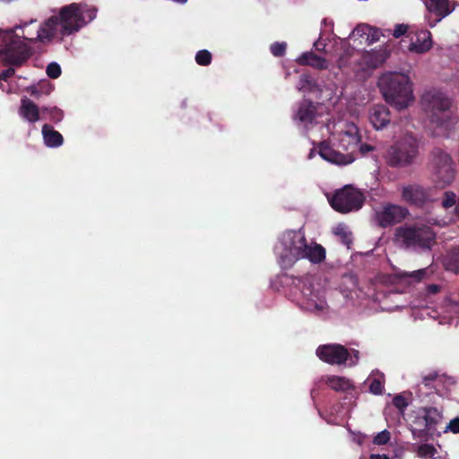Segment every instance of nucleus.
I'll return each instance as SVG.
<instances>
[{"mask_svg":"<svg viewBox=\"0 0 459 459\" xmlns=\"http://www.w3.org/2000/svg\"><path fill=\"white\" fill-rule=\"evenodd\" d=\"M87 25L83 21L82 7L77 3H71L59 8L56 14H54L41 22L35 36L22 34V39L28 42L50 43L57 39L63 40L64 38L74 34Z\"/></svg>","mask_w":459,"mask_h":459,"instance_id":"nucleus-1","label":"nucleus"},{"mask_svg":"<svg viewBox=\"0 0 459 459\" xmlns=\"http://www.w3.org/2000/svg\"><path fill=\"white\" fill-rule=\"evenodd\" d=\"M378 87L386 103L406 108L413 100L410 77L404 74L387 73L380 76Z\"/></svg>","mask_w":459,"mask_h":459,"instance_id":"nucleus-2","label":"nucleus"},{"mask_svg":"<svg viewBox=\"0 0 459 459\" xmlns=\"http://www.w3.org/2000/svg\"><path fill=\"white\" fill-rule=\"evenodd\" d=\"M419 140L412 134H406L386 148L384 159L393 169H403L416 162L419 156Z\"/></svg>","mask_w":459,"mask_h":459,"instance_id":"nucleus-3","label":"nucleus"},{"mask_svg":"<svg viewBox=\"0 0 459 459\" xmlns=\"http://www.w3.org/2000/svg\"><path fill=\"white\" fill-rule=\"evenodd\" d=\"M394 240L413 250H430L435 244L436 234L425 224H403L394 230Z\"/></svg>","mask_w":459,"mask_h":459,"instance_id":"nucleus-4","label":"nucleus"},{"mask_svg":"<svg viewBox=\"0 0 459 459\" xmlns=\"http://www.w3.org/2000/svg\"><path fill=\"white\" fill-rule=\"evenodd\" d=\"M421 105L428 114L432 125L437 128L447 129L450 125L451 106L450 99L437 90H430L423 93L421 97Z\"/></svg>","mask_w":459,"mask_h":459,"instance_id":"nucleus-5","label":"nucleus"},{"mask_svg":"<svg viewBox=\"0 0 459 459\" xmlns=\"http://www.w3.org/2000/svg\"><path fill=\"white\" fill-rule=\"evenodd\" d=\"M33 55V48L21 40L18 35H10L0 44V62L5 66H22Z\"/></svg>","mask_w":459,"mask_h":459,"instance_id":"nucleus-6","label":"nucleus"},{"mask_svg":"<svg viewBox=\"0 0 459 459\" xmlns=\"http://www.w3.org/2000/svg\"><path fill=\"white\" fill-rule=\"evenodd\" d=\"M428 166L432 178L442 186H446L454 181L455 170L453 159L441 148L431 150Z\"/></svg>","mask_w":459,"mask_h":459,"instance_id":"nucleus-7","label":"nucleus"},{"mask_svg":"<svg viewBox=\"0 0 459 459\" xmlns=\"http://www.w3.org/2000/svg\"><path fill=\"white\" fill-rule=\"evenodd\" d=\"M364 199L362 192L354 186H345L333 195L330 204L335 212L345 214L361 209Z\"/></svg>","mask_w":459,"mask_h":459,"instance_id":"nucleus-8","label":"nucleus"},{"mask_svg":"<svg viewBox=\"0 0 459 459\" xmlns=\"http://www.w3.org/2000/svg\"><path fill=\"white\" fill-rule=\"evenodd\" d=\"M307 239L300 231L290 230L282 235L281 245L283 251L280 255V265L288 269L294 265L296 257L300 253L301 247H306Z\"/></svg>","mask_w":459,"mask_h":459,"instance_id":"nucleus-9","label":"nucleus"},{"mask_svg":"<svg viewBox=\"0 0 459 459\" xmlns=\"http://www.w3.org/2000/svg\"><path fill=\"white\" fill-rule=\"evenodd\" d=\"M401 201L404 204L422 209L431 201L430 189L418 183L402 186L400 188Z\"/></svg>","mask_w":459,"mask_h":459,"instance_id":"nucleus-10","label":"nucleus"},{"mask_svg":"<svg viewBox=\"0 0 459 459\" xmlns=\"http://www.w3.org/2000/svg\"><path fill=\"white\" fill-rule=\"evenodd\" d=\"M410 215V211L407 207L387 204L380 211L376 212L377 224L382 229H385L396 225L403 221Z\"/></svg>","mask_w":459,"mask_h":459,"instance_id":"nucleus-11","label":"nucleus"},{"mask_svg":"<svg viewBox=\"0 0 459 459\" xmlns=\"http://www.w3.org/2000/svg\"><path fill=\"white\" fill-rule=\"evenodd\" d=\"M423 415L418 416L416 424L419 429H412V435L419 437H424L430 431L436 429L437 425L442 420V414L439 409L436 407L422 408Z\"/></svg>","mask_w":459,"mask_h":459,"instance_id":"nucleus-12","label":"nucleus"},{"mask_svg":"<svg viewBox=\"0 0 459 459\" xmlns=\"http://www.w3.org/2000/svg\"><path fill=\"white\" fill-rule=\"evenodd\" d=\"M316 355L321 361L331 365L345 364L350 353L348 349L341 344H325L318 346Z\"/></svg>","mask_w":459,"mask_h":459,"instance_id":"nucleus-13","label":"nucleus"},{"mask_svg":"<svg viewBox=\"0 0 459 459\" xmlns=\"http://www.w3.org/2000/svg\"><path fill=\"white\" fill-rule=\"evenodd\" d=\"M318 153L325 160L337 165H348L352 161L351 152L348 154H342L330 146L326 142L320 143L318 146Z\"/></svg>","mask_w":459,"mask_h":459,"instance_id":"nucleus-14","label":"nucleus"},{"mask_svg":"<svg viewBox=\"0 0 459 459\" xmlns=\"http://www.w3.org/2000/svg\"><path fill=\"white\" fill-rule=\"evenodd\" d=\"M301 259H307L312 264H319L325 259V249L316 242L308 244L306 242V247H301L300 253L296 256V262Z\"/></svg>","mask_w":459,"mask_h":459,"instance_id":"nucleus-15","label":"nucleus"},{"mask_svg":"<svg viewBox=\"0 0 459 459\" xmlns=\"http://www.w3.org/2000/svg\"><path fill=\"white\" fill-rule=\"evenodd\" d=\"M380 36H387V33L381 32L380 29L373 28L367 24L358 25L353 32H351V38H358L364 40L368 45H371L379 40Z\"/></svg>","mask_w":459,"mask_h":459,"instance_id":"nucleus-16","label":"nucleus"},{"mask_svg":"<svg viewBox=\"0 0 459 459\" xmlns=\"http://www.w3.org/2000/svg\"><path fill=\"white\" fill-rule=\"evenodd\" d=\"M431 33L427 30L415 32V36L411 38L409 46L410 51L417 54H424L431 48Z\"/></svg>","mask_w":459,"mask_h":459,"instance_id":"nucleus-17","label":"nucleus"},{"mask_svg":"<svg viewBox=\"0 0 459 459\" xmlns=\"http://www.w3.org/2000/svg\"><path fill=\"white\" fill-rule=\"evenodd\" d=\"M390 121V114L388 108L385 105H375L369 110V122L376 130H381L385 127Z\"/></svg>","mask_w":459,"mask_h":459,"instance_id":"nucleus-18","label":"nucleus"},{"mask_svg":"<svg viewBox=\"0 0 459 459\" xmlns=\"http://www.w3.org/2000/svg\"><path fill=\"white\" fill-rule=\"evenodd\" d=\"M317 106L310 100H303L299 104L298 113L295 115V119H299L300 123L305 125H312L314 120L316 119Z\"/></svg>","mask_w":459,"mask_h":459,"instance_id":"nucleus-19","label":"nucleus"},{"mask_svg":"<svg viewBox=\"0 0 459 459\" xmlns=\"http://www.w3.org/2000/svg\"><path fill=\"white\" fill-rule=\"evenodd\" d=\"M19 114L30 124H34L40 119L41 111L37 104L25 97L21 100Z\"/></svg>","mask_w":459,"mask_h":459,"instance_id":"nucleus-20","label":"nucleus"},{"mask_svg":"<svg viewBox=\"0 0 459 459\" xmlns=\"http://www.w3.org/2000/svg\"><path fill=\"white\" fill-rule=\"evenodd\" d=\"M358 133V128L354 125H351L349 129L341 134V139H339V141H341V145L343 149L351 151V152L355 150L361 141L360 135Z\"/></svg>","mask_w":459,"mask_h":459,"instance_id":"nucleus-21","label":"nucleus"},{"mask_svg":"<svg viewBox=\"0 0 459 459\" xmlns=\"http://www.w3.org/2000/svg\"><path fill=\"white\" fill-rule=\"evenodd\" d=\"M41 135H43L45 145L50 148H57L63 145L64 137L58 131L53 129L49 124H44L41 127Z\"/></svg>","mask_w":459,"mask_h":459,"instance_id":"nucleus-22","label":"nucleus"},{"mask_svg":"<svg viewBox=\"0 0 459 459\" xmlns=\"http://www.w3.org/2000/svg\"><path fill=\"white\" fill-rule=\"evenodd\" d=\"M298 63L300 65H310L318 70H325L327 68V61L325 58L314 54L312 51L305 52L298 58Z\"/></svg>","mask_w":459,"mask_h":459,"instance_id":"nucleus-23","label":"nucleus"},{"mask_svg":"<svg viewBox=\"0 0 459 459\" xmlns=\"http://www.w3.org/2000/svg\"><path fill=\"white\" fill-rule=\"evenodd\" d=\"M326 385L336 392L350 393L354 391V385L349 378L338 376H330L325 380Z\"/></svg>","mask_w":459,"mask_h":459,"instance_id":"nucleus-24","label":"nucleus"},{"mask_svg":"<svg viewBox=\"0 0 459 459\" xmlns=\"http://www.w3.org/2000/svg\"><path fill=\"white\" fill-rule=\"evenodd\" d=\"M425 6L429 13L439 18H444L451 13L448 0H425Z\"/></svg>","mask_w":459,"mask_h":459,"instance_id":"nucleus-25","label":"nucleus"},{"mask_svg":"<svg viewBox=\"0 0 459 459\" xmlns=\"http://www.w3.org/2000/svg\"><path fill=\"white\" fill-rule=\"evenodd\" d=\"M438 379V373L436 371H431L429 374H426L422 377L421 385H418L419 391H420V386L423 385L426 387L429 393H436L440 396H444L443 389L440 388L438 384L437 383Z\"/></svg>","mask_w":459,"mask_h":459,"instance_id":"nucleus-26","label":"nucleus"},{"mask_svg":"<svg viewBox=\"0 0 459 459\" xmlns=\"http://www.w3.org/2000/svg\"><path fill=\"white\" fill-rule=\"evenodd\" d=\"M443 265L445 270L459 273V246L450 249L444 257Z\"/></svg>","mask_w":459,"mask_h":459,"instance_id":"nucleus-27","label":"nucleus"},{"mask_svg":"<svg viewBox=\"0 0 459 459\" xmlns=\"http://www.w3.org/2000/svg\"><path fill=\"white\" fill-rule=\"evenodd\" d=\"M327 308V304L325 300L320 299L318 301L313 300L312 299H307L306 303L304 304V309L307 311H310L314 314L319 315L323 311Z\"/></svg>","mask_w":459,"mask_h":459,"instance_id":"nucleus-28","label":"nucleus"},{"mask_svg":"<svg viewBox=\"0 0 459 459\" xmlns=\"http://www.w3.org/2000/svg\"><path fill=\"white\" fill-rule=\"evenodd\" d=\"M41 114H48V119L54 124H58L64 119V111L56 107L40 108Z\"/></svg>","mask_w":459,"mask_h":459,"instance_id":"nucleus-29","label":"nucleus"},{"mask_svg":"<svg viewBox=\"0 0 459 459\" xmlns=\"http://www.w3.org/2000/svg\"><path fill=\"white\" fill-rule=\"evenodd\" d=\"M437 449L430 444H422L418 446L417 455L420 458H433Z\"/></svg>","mask_w":459,"mask_h":459,"instance_id":"nucleus-30","label":"nucleus"},{"mask_svg":"<svg viewBox=\"0 0 459 459\" xmlns=\"http://www.w3.org/2000/svg\"><path fill=\"white\" fill-rule=\"evenodd\" d=\"M437 384L439 385L440 388L443 389V393L446 395L450 388L455 385V380L452 377L439 374V379H437Z\"/></svg>","mask_w":459,"mask_h":459,"instance_id":"nucleus-31","label":"nucleus"},{"mask_svg":"<svg viewBox=\"0 0 459 459\" xmlns=\"http://www.w3.org/2000/svg\"><path fill=\"white\" fill-rule=\"evenodd\" d=\"M195 60L200 65H209L212 63V56L207 49H201L196 52Z\"/></svg>","mask_w":459,"mask_h":459,"instance_id":"nucleus-32","label":"nucleus"},{"mask_svg":"<svg viewBox=\"0 0 459 459\" xmlns=\"http://www.w3.org/2000/svg\"><path fill=\"white\" fill-rule=\"evenodd\" d=\"M409 29L410 28L408 27L407 24L398 23L394 25L393 31H391L390 30H385V32L387 33V35L392 33L394 39H399L402 36H411V32L408 31Z\"/></svg>","mask_w":459,"mask_h":459,"instance_id":"nucleus-33","label":"nucleus"},{"mask_svg":"<svg viewBox=\"0 0 459 459\" xmlns=\"http://www.w3.org/2000/svg\"><path fill=\"white\" fill-rule=\"evenodd\" d=\"M334 233L341 238L343 245L350 247L351 244V233L343 225H338Z\"/></svg>","mask_w":459,"mask_h":459,"instance_id":"nucleus-34","label":"nucleus"},{"mask_svg":"<svg viewBox=\"0 0 459 459\" xmlns=\"http://www.w3.org/2000/svg\"><path fill=\"white\" fill-rule=\"evenodd\" d=\"M82 7V14L83 17V21L87 22V23L91 22L96 18L97 9L96 7H89L85 4L78 3Z\"/></svg>","mask_w":459,"mask_h":459,"instance_id":"nucleus-35","label":"nucleus"},{"mask_svg":"<svg viewBox=\"0 0 459 459\" xmlns=\"http://www.w3.org/2000/svg\"><path fill=\"white\" fill-rule=\"evenodd\" d=\"M46 74L51 79H57L62 74V68L57 63L52 62L47 65Z\"/></svg>","mask_w":459,"mask_h":459,"instance_id":"nucleus-36","label":"nucleus"},{"mask_svg":"<svg viewBox=\"0 0 459 459\" xmlns=\"http://www.w3.org/2000/svg\"><path fill=\"white\" fill-rule=\"evenodd\" d=\"M287 43L275 42L271 44L270 51L276 57H281L286 54Z\"/></svg>","mask_w":459,"mask_h":459,"instance_id":"nucleus-37","label":"nucleus"},{"mask_svg":"<svg viewBox=\"0 0 459 459\" xmlns=\"http://www.w3.org/2000/svg\"><path fill=\"white\" fill-rule=\"evenodd\" d=\"M368 389L374 395H380L382 394L383 390H385V385L379 378H373L371 384H369Z\"/></svg>","mask_w":459,"mask_h":459,"instance_id":"nucleus-38","label":"nucleus"},{"mask_svg":"<svg viewBox=\"0 0 459 459\" xmlns=\"http://www.w3.org/2000/svg\"><path fill=\"white\" fill-rule=\"evenodd\" d=\"M455 194L453 192H446L444 193V197L442 200V206L445 209H449L455 204Z\"/></svg>","mask_w":459,"mask_h":459,"instance_id":"nucleus-39","label":"nucleus"},{"mask_svg":"<svg viewBox=\"0 0 459 459\" xmlns=\"http://www.w3.org/2000/svg\"><path fill=\"white\" fill-rule=\"evenodd\" d=\"M390 439V433L388 430H381L374 437V444L382 446L385 445Z\"/></svg>","mask_w":459,"mask_h":459,"instance_id":"nucleus-40","label":"nucleus"},{"mask_svg":"<svg viewBox=\"0 0 459 459\" xmlns=\"http://www.w3.org/2000/svg\"><path fill=\"white\" fill-rule=\"evenodd\" d=\"M393 405L400 411H403L408 406V402L405 397L401 394H396L393 398Z\"/></svg>","mask_w":459,"mask_h":459,"instance_id":"nucleus-41","label":"nucleus"},{"mask_svg":"<svg viewBox=\"0 0 459 459\" xmlns=\"http://www.w3.org/2000/svg\"><path fill=\"white\" fill-rule=\"evenodd\" d=\"M426 275V269H420L412 273H404V277H410L414 279L417 281H421Z\"/></svg>","mask_w":459,"mask_h":459,"instance_id":"nucleus-42","label":"nucleus"},{"mask_svg":"<svg viewBox=\"0 0 459 459\" xmlns=\"http://www.w3.org/2000/svg\"><path fill=\"white\" fill-rule=\"evenodd\" d=\"M6 70L0 73V82H8L9 78L14 75L16 66H7Z\"/></svg>","mask_w":459,"mask_h":459,"instance_id":"nucleus-43","label":"nucleus"},{"mask_svg":"<svg viewBox=\"0 0 459 459\" xmlns=\"http://www.w3.org/2000/svg\"><path fill=\"white\" fill-rule=\"evenodd\" d=\"M448 428L450 431L454 433H459V419L455 418L450 420Z\"/></svg>","mask_w":459,"mask_h":459,"instance_id":"nucleus-44","label":"nucleus"},{"mask_svg":"<svg viewBox=\"0 0 459 459\" xmlns=\"http://www.w3.org/2000/svg\"><path fill=\"white\" fill-rule=\"evenodd\" d=\"M314 48H316L318 52L325 51V43L318 38L317 40H316L313 44Z\"/></svg>","mask_w":459,"mask_h":459,"instance_id":"nucleus-45","label":"nucleus"},{"mask_svg":"<svg viewBox=\"0 0 459 459\" xmlns=\"http://www.w3.org/2000/svg\"><path fill=\"white\" fill-rule=\"evenodd\" d=\"M359 151L362 155L368 153L369 152L374 151V146L372 144H360Z\"/></svg>","mask_w":459,"mask_h":459,"instance_id":"nucleus-46","label":"nucleus"},{"mask_svg":"<svg viewBox=\"0 0 459 459\" xmlns=\"http://www.w3.org/2000/svg\"><path fill=\"white\" fill-rule=\"evenodd\" d=\"M441 290L440 285H437L436 283L429 284L428 286V292L429 294H437Z\"/></svg>","mask_w":459,"mask_h":459,"instance_id":"nucleus-47","label":"nucleus"},{"mask_svg":"<svg viewBox=\"0 0 459 459\" xmlns=\"http://www.w3.org/2000/svg\"><path fill=\"white\" fill-rule=\"evenodd\" d=\"M369 459H388V457L385 455H372Z\"/></svg>","mask_w":459,"mask_h":459,"instance_id":"nucleus-48","label":"nucleus"},{"mask_svg":"<svg viewBox=\"0 0 459 459\" xmlns=\"http://www.w3.org/2000/svg\"><path fill=\"white\" fill-rule=\"evenodd\" d=\"M175 3H179V4H186L187 3V0H174Z\"/></svg>","mask_w":459,"mask_h":459,"instance_id":"nucleus-49","label":"nucleus"},{"mask_svg":"<svg viewBox=\"0 0 459 459\" xmlns=\"http://www.w3.org/2000/svg\"><path fill=\"white\" fill-rule=\"evenodd\" d=\"M307 290H308V293L304 292V295H305V296L312 294V292H311V290H308V289H307Z\"/></svg>","mask_w":459,"mask_h":459,"instance_id":"nucleus-50","label":"nucleus"},{"mask_svg":"<svg viewBox=\"0 0 459 459\" xmlns=\"http://www.w3.org/2000/svg\"><path fill=\"white\" fill-rule=\"evenodd\" d=\"M8 2H10L11 0H7Z\"/></svg>","mask_w":459,"mask_h":459,"instance_id":"nucleus-51","label":"nucleus"},{"mask_svg":"<svg viewBox=\"0 0 459 459\" xmlns=\"http://www.w3.org/2000/svg\"><path fill=\"white\" fill-rule=\"evenodd\" d=\"M459 207V205L457 206V208Z\"/></svg>","mask_w":459,"mask_h":459,"instance_id":"nucleus-52","label":"nucleus"}]
</instances>
